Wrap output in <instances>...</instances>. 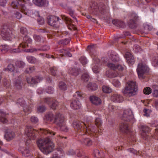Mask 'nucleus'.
Listing matches in <instances>:
<instances>
[{"mask_svg": "<svg viewBox=\"0 0 158 158\" xmlns=\"http://www.w3.org/2000/svg\"><path fill=\"white\" fill-rule=\"evenodd\" d=\"M59 20V18L58 17L52 16L48 17L47 21L49 25L53 27H56L57 21H58Z\"/></svg>", "mask_w": 158, "mask_h": 158, "instance_id": "obj_16", "label": "nucleus"}, {"mask_svg": "<svg viewBox=\"0 0 158 158\" xmlns=\"http://www.w3.org/2000/svg\"><path fill=\"white\" fill-rule=\"evenodd\" d=\"M92 70L96 74L99 73L100 70L98 66L96 65L94 66L93 67Z\"/></svg>", "mask_w": 158, "mask_h": 158, "instance_id": "obj_59", "label": "nucleus"}, {"mask_svg": "<svg viewBox=\"0 0 158 158\" xmlns=\"http://www.w3.org/2000/svg\"><path fill=\"white\" fill-rule=\"evenodd\" d=\"M89 10L90 13L94 15H98L99 13L104 14L106 10V6L102 3L98 5L97 2H94L91 6Z\"/></svg>", "mask_w": 158, "mask_h": 158, "instance_id": "obj_4", "label": "nucleus"}, {"mask_svg": "<svg viewBox=\"0 0 158 158\" xmlns=\"http://www.w3.org/2000/svg\"><path fill=\"white\" fill-rule=\"evenodd\" d=\"M55 116L51 112H49L45 115L46 119L49 121L51 122L54 120Z\"/></svg>", "mask_w": 158, "mask_h": 158, "instance_id": "obj_36", "label": "nucleus"}, {"mask_svg": "<svg viewBox=\"0 0 158 158\" xmlns=\"http://www.w3.org/2000/svg\"><path fill=\"white\" fill-rule=\"evenodd\" d=\"M102 123V121L100 118H96L95 121V124L99 129H100Z\"/></svg>", "mask_w": 158, "mask_h": 158, "instance_id": "obj_40", "label": "nucleus"}, {"mask_svg": "<svg viewBox=\"0 0 158 158\" xmlns=\"http://www.w3.org/2000/svg\"><path fill=\"white\" fill-rule=\"evenodd\" d=\"M20 33L23 35H25L27 32V29L24 27H22L20 29Z\"/></svg>", "mask_w": 158, "mask_h": 158, "instance_id": "obj_62", "label": "nucleus"}, {"mask_svg": "<svg viewBox=\"0 0 158 158\" xmlns=\"http://www.w3.org/2000/svg\"><path fill=\"white\" fill-rule=\"evenodd\" d=\"M22 51L26 52V50L24 49V48H22V45L19 44L18 48H15L11 49L10 50V52L12 53H19Z\"/></svg>", "mask_w": 158, "mask_h": 158, "instance_id": "obj_31", "label": "nucleus"}, {"mask_svg": "<svg viewBox=\"0 0 158 158\" xmlns=\"http://www.w3.org/2000/svg\"><path fill=\"white\" fill-rule=\"evenodd\" d=\"M79 60L81 64H82L83 65L86 64L87 63L86 58L85 56H81Z\"/></svg>", "mask_w": 158, "mask_h": 158, "instance_id": "obj_52", "label": "nucleus"}, {"mask_svg": "<svg viewBox=\"0 0 158 158\" xmlns=\"http://www.w3.org/2000/svg\"><path fill=\"white\" fill-rule=\"evenodd\" d=\"M15 133L10 130H8L5 135V137L7 141L12 140L15 137Z\"/></svg>", "mask_w": 158, "mask_h": 158, "instance_id": "obj_24", "label": "nucleus"}, {"mask_svg": "<svg viewBox=\"0 0 158 158\" xmlns=\"http://www.w3.org/2000/svg\"><path fill=\"white\" fill-rule=\"evenodd\" d=\"M33 3L35 5L40 6H47L48 2L46 0H33Z\"/></svg>", "mask_w": 158, "mask_h": 158, "instance_id": "obj_25", "label": "nucleus"}, {"mask_svg": "<svg viewBox=\"0 0 158 158\" xmlns=\"http://www.w3.org/2000/svg\"><path fill=\"white\" fill-rule=\"evenodd\" d=\"M133 118V115L131 110L127 109L124 111L122 117V120L128 122Z\"/></svg>", "mask_w": 158, "mask_h": 158, "instance_id": "obj_11", "label": "nucleus"}, {"mask_svg": "<svg viewBox=\"0 0 158 158\" xmlns=\"http://www.w3.org/2000/svg\"><path fill=\"white\" fill-rule=\"evenodd\" d=\"M27 59L29 62L31 63H35L37 61V60L36 58L32 56H27Z\"/></svg>", "mask_w": 158, "mask_h": 158, "instance_id": "obj_39", "label": "nucleus"}, {"mask_svg": "<svg viewBox=\"0 0 158 158\" xmlns=\"http://www.w3.org/2000/svg\"><path fill=\"white\" fill-rule=\"evenodd\" d=\"M38 146L44 153L47 154L51 152L54 148V145L48 136L44 139H40L37 141Z\"/></svg>", "mask_w": 158, "mask_h": 158, "instance_id": "obj_1", "label": "nucleus"}, {"mask_svg": "<svg viewBox=\"0 0 158 158\" xmlns=\"http://www.w3.org/2000/svg\"><path fill=\"white\" fill-rule=\"evenodd\" d=\"M138 18V16L135 13H132L131 15V19L129 21L128 24L129 27L133 29L135 27V23Z\"/></svg>", "mask_w": 158, "mask_h": 158, "instance_id": "obj_14", "label": "nucleus"}, {"mask_svg": "<svg viewBox=\"0 0 158 158\" xmlns=\"http://www.w3.org/2000/svg\"><path fill=\"white\" fill-rule=\"evenodd\" d=\"M89 76L87 73H84L81 77V79L84 82L87 81L89 79Z\"/></svg>", "mask_w": 158, "mask_h": 158, "instance_id": "obj_44", "label": "nucleus"}, {"mask_svg": "<svg viewBox=\"0 0 158 158\" xmlns=\"http://www.w3.org/2000/svg\"><path fill=\"white\" fill-rule=\"evenodd\" d=\"M60 127L61 131L65 132H67L68 130L67 127L65 125V123H64L63 125L58 126Z\"/></svg>", "mask_w": 158, "mask_h": 158, "instance_id": "obj_56", "label": "nucleus"}, {"mask_svg": "<svg viewBox=\"0 0 158 158\" xmlns=\"http://www.w3.org/2000/svg\"><path fill=\"white\" fill-rule=\"evenodd\" d=\"M51 104L50 106L51 108L53 109H55L58 105V103L56 100L53 99L51 102Z\"/></svg>", "mask_w": 158, "mask_h": 158, "instance_id": "obj_47", "label": "nucleus"}, {"mask_svg": "<svg viewBox=\"0 0 158 158\" xmlns=\"http://www.w3.org/2000/svg\"><path fill=\"white\" fill-rule=\"evenodd\" d=\"M65 118L64 116L60 113H56L55 115L54 123L59 126L63 125L65 123Z\"/></svg>", "mask_w": 158, "mask_h": 158, "instance_id": "obj_10", "label": "nucleus"}, {"mask_svg": "<svg viewBox=\"0 0 158 158\" xmlns=\"http://www.w3.org/2000/svg\"><path fill=\"white\" fill-rule=\"evenodd\" d=\"M120 131L123 133L127 134L130 132V131L127 123H122L119 126Z\"/></svg>", "mask_w": 158, "mask_h": 158, "instance_id": "obj_18", "label": "nucleus"}, {"mask_svg": "<svg viewBox=\"0 0 158 158\" xmlns=\"http://www.w3.org/2000/svg\"><path fill=\"white\" fill-rule=\"evenodd\" d=\"M107 66L111 69L116 70V65L112 63H108Z\"/></svg>", "mask_w": 158, "mask_h": 158, "instance_id": "obj_54", "label": "nucleus"}, {"mask_svg": "<svg viewBox=\"0 0 158 158\" xmlns=\"http://www.w3.org/2000/svg\"><path fill=\"white\" fill-rule=\"evenodd\" d=\"M143 92L145 94H149L152 92V89L149 87H146L144 88Z\"/></svg>", "mask_w": 158, "mask_h": 158, "instance_id": "obj_50", "label": "nucleus"}, {"mask_svg": "<svg viewBox=\"0 0 158 158\" xmlns=\"http://www.w3.org/2000/svg\"><path fill=\"white\" fill-rule=\"evenodd\" d=\"M32 40L29 36H25L23 38V40L22 43L20 44L22 45V48H25L29 47V45L31 44L32 42Z\"/></svg>", "mask_w": 158, "mask_h": 158, "instance_id": "obj_15", "label": "nucleus"}, {"mask_svg": "<svg viewBox=\"0 0 158 158\" xmlns=\"http://www.w3.org/2000/svg\"><path fill=\"white\" fill-rule=\"evenodd\" d=\"M43 78L42 77H31L26 78V80L28 83L31 84H35L38 83L40 81L42 80Z\"/></svg>", "mask_w": 158, "mask_h": 158, "instance_id": "obj_19", "label": "nucleus"}, {"mask_svg": "<svg viewBox=\"0 0 158 158\" xmlns=\"http://www.w3.org/2000/svg\"><path fill=\"white\" fill-rule=\"evenodd\" d=\"M70 41V39L69 38L65 39L59 40L58 42V44L60 45L64 46L68 44L69 43Z\"/></svg>", "mask_w": 158, "mask_h": 158, "instance_id": "obj_34", "label": "nucleus"}, {"mask_svg": "<svg viewBox=\"0 0 158 158\" xmlns=\"http://www.w3.org/2000/svg\"><path fill=\"white\" fill-rule=\"evenodd\" d=\"M57 68L55 66H53L50 68V72L51 74L53 76L57 75Z\"/></svg>", "mask_w": 158, "mask_h": 158, "instance_id": "obj_41", "label": "nucleus"}, {"mask_svg": "<svg viewBox=\"0 0 158 158\" xmlns=\"http://www.w3.org/2000/svg\"><path fill=\"white\" fill-rule=\"evenodd\" d=\"M69 51H71V50L70 49L61 50H60V52L62 53V54L60 55H61V56H66L69 57H71L72 56V54L69 52Z\"/></svg>", "mask_w": 158, "mask_h": 158, "instance_id": "obj_32", "label": "nucleus"}, {"mask_svg": "<svg viewBox=\"0 0 158 158\" xmlns=\"http://www.w3.org/2000/svg\"><path fill=\"white\" fill-rule=\"evenodd\" d=\"M62 18L63 19H64L66 22H69L70 23H72L71 19L68 17H67L65 15H64Z\"/></svg>", "mask_w": 158, "mask_h": 158, "instance_id": "obj_64", "label": "nucleus"}, {"mask_svg": "<svg viewBox=\"0 0 158 158\" xmlns=\"http://www.w3.org/2000/svg\"><path fill=\"white\" fill-rule=\"evenodd\" d=\"M102 90L104 93H110L111 92V89L109 87L103 85L102 87Z\"/></svg>", "mask_w": 158, "mask_h": 158, "instance_id": "obj_46", "label": "nucleus"}, {"mask_svg": "<svg viewBox=\"0 0 158 158\" xmlns=\"http://www.w3.org/2000/svg\"><path fill=\"white\" fill-rule=\"evenodd\" d=\"M141 129L142 131L141 134L142 137L143 139L146 140L148 138V134L150 131V129L148 127L146 126H142Z\"/></svg>", "mask_w": 158, "mask_h": 158, "instance_id": "obj_17", "label": "nucleus"}, {"mask_svg": "<svg viewBox=\"0 0 158 158\" xmlns=\"http://www.w3.org/2000/svg\"><path fill=\"white\" fill-rule=\"evenodd\" d=\"M137 90V86L136 82L130 81L127 82L125 87L123 90L122 92L125 95L131 97L136 94Z\"/></svg>", "mask_w": 158, "mask_h": 158, "instance_id": "obj_3", "label": "nucleus"}, {"mask_svg": "<svg viewBox=\"0 0 158 158\" xmlns=\"http://www.w3.org/2000/svg\"><path fill=\"white\" fill-rule=\"evenodd\" d=\"M67 10L69 11V14L73 17L74 19H75L77 22V19L75 17L74 15V10H72L71 7H68L67 8Z\"/></svg>", "mask_w": 158, "mask_h": 158, "instance_id": "obj_42", "label": "nucleus"}, {"mask_svg": "<svg viewBox=\"0 0 158 158\" xmlns=\"http://www.w3.org/2000/svg\"><path fill=\"white\" fill-rule=\"evenodd\" d=\"M15 64L18 68H23L25 66V63L23 61L18 60L15 62Z\"/></svg>", "mask_w": 158, "mask_h": 158, "instance_id": "obj_37", "label": "nucleus"}, {"mask_svg": "<svg viewBox=\"0 0 158 158\" xmlns=\"http://www.w3.org/2000/svg\"><path fill=\"white\" fill-rule=\"evenodd\" d=\"M17 104L23 107V111L25 115L28 114L31 111V108L27 106H25V102L22 98H19L17 100Z\"/></svg>", "mask_w": 158, "mask_h": 158, "instance_id": "obj_12", "label": "nucleus"}, {"mask_svg": "<svg viewBox=\"0 0 158 158\" xmlns=\"http://www.w3.org/2000/svg\"><path fill=\"white\" fill-rule=\"evenodd\" d=\"M11 5L13 8L20 10L25 15L27 14V10L25 5L24 0H16L13 1Z\"/></svg>", "mask_w": 158, "mask_h": 158, "instance_id": "obj_5", "label": "nucleus"}, {"mask_svg": "<svg viewBox=\"0 0 158 158\" xmlns=\"http://www.w3.org/2000/svg\"><path fill=\"white\" fill-rule=\"evenodd\" d=\"M108 55L111 60L113 62H116L119 61V58L116 53L110 51L108 52Z\"/></svg>", "mask_w": 158, "mask_h": 158, "instance_id": "obj_20", "label": "nucleus"}, {"mask_svg": "<svg viewBox=\"0 0 158 158\" xmlns=\"http://www.w3.org/2000/svg\"><path fill=\"white\" fill-rule=\"evenodd\" d=\"M81 141L82 143L88 146H90L92 144V141L88 138H84L81 139Z\"/></svg>", "mask_w": 158, "mask_h": 158, "instance_id": "obj_33", "label": "nucleus"}, {"mask_svg": "<svg viewBox=\"0 0 158 158\" xmlns=\"http://www.w3.org/2000/svg\"><path fill=\"white\" fill-rule=\"evenodd\" d=\"M22 153L23 156H28L30 155V151L27 148H26L23 151H22Z\"/></svg>", "mask_w": 158, "mask_h": 158, "instance_id": "obj_49", "label": "nucleus"}, {"mask_svg": "<svg viewBox=\"0 0 158 158\" xmlns=\"http://www.w3.org/2000/svg\"><path fill=\"white\" fill-rule=\"evenodd\" d=\"M137 70L139 78L143 79L144 77V74L148 72L149 68L145 64L139 63L138 65Z\"/></svg>", "mask_w": 158, "mask_h": 158, "instance_id": "obj_8", "label": "nucleus"}, {"mask_svg": "<svg viewBox=\"0 0 158 158\" xmlns=\"http://www.w3.org/2000/svg\"><path fill=\"white\" fill-rule=\"evenodd\" d=\"M36 131L33 129L31 126H27L25 129V133L27 136L29 140H27L26 144L27 146L29 144L31 139H35L36 138L35 135Z\"/></svg>", "mask_w": 158, "mask_h": 158, "instance_id": "obj_6", "label": "nucleus"}, {"mask_svg": "<svg viewBox=\"0 0 158 158\" xmlns=\"http://www.w3.org/2000/svg\"><path fill=\"white\" fill-rule=\"evenodd\" d=\"M59 87L60 89L63 90H65L67 89L66 84L64 82L62 81L59 83Z\"/></svg>", "mask_w": 158, "mask_h": 158, "instance_id": "obj_45", "label": "nucleus"}, {"mask_svg": "<svg viewBox=\"0 0 158 158\" xmlns=\"http://www.w3.org/2000/svg\"><path fill=\"white\" fill-rule=\"evenodd\" d=\"M46 92L49 94H52L54 91V89L51 87H48L46 90Z\"/></svg>", "mask_w": 158, "mask_h": 158, "instance_id": "obj_58", "label": "nucleus"}, {"mask_svg": "<svg viewBox=\"0 0 158 158\" xmlns=\"http://www.w3.org/2000/svg\"><path fill=\"white\" fill-rule=\"evenodd\" d=\"M125 57L128 63L132 64L134 63V57L130 52H127L126 53Z\"/></svg>", "mask_w": 158, "mask_h": 158, "instance_id": "obj_26", "label": "nucleus"}, {"mask_svg": "<svg viewBox=\"0 0 158 158\" xmlns=\"http://www.w3.org/2000/svg\"><path fill=\"white\" fill-rule=\"evenodd\" d=\"M38 17L37 20L38 23L41 25L43 24L44 23V19L42 17H40L39 14L38 15Z\"/></svg>", "mask_w": 158, "mask_h": 158, "instance_id": "obj_53", "label": "nucleus"}, {"mask_svg": "<svg viewBox=\"0 0 158 158\" xmlns=\"http://www.w3.org/2000/svg\"><path fill=\"white\" fill-rule=\"evenodd\" d=\"M4 70L5 71H9L14 73H17L19 71L18 69L12 64H9L6 68H5L4 69Z\"/></svg>", "mask_w": 158, "mask_h": 158, "instance_id": "obj_28", "label": "nucleus"}, {"mask_svg": "<svg viewBox=\"0 0 158 158\" xmlns=\"http://www.w3.org/2000/svg\"><path fill=\"white\" fill-rule=\"evenodd\" d=\"M89 99L90 101L95 105H99L101 103V100L100 98L96 96H91Z\"/></svg>", "mask_w": 158, "mask_h": 158, "instance_id": "obj_27", "label": "nucleus"}, {"mask_svg": "<svg viewBox=\"0 0 158 158\" xmlns=\"http://www.w3.org/2000/svg\"><path fill=\"white\" fill-rule=\"evenodd\" d=\"M87 87L90 90H91L94 91L96 90L97 88V86L96 84L94 83H89L88 84Z\"/></svg>", "mask_w": 158, "mask_h": 158, "instance_id": "obj_38", "label": "nucleus"}, {"mask_svg": "<svg viewBox=\"0 0 158 158\" xmlns=\"http://www.w3.org/2000/svg\"><path fill=\"white\" fill-rule=\"evenodd\" d=\"M12 31L9 26L7 25H4L2 27L1 30V35L6 40L10 39Z\"/></svg>", "mask_w": 158, "mask_h": 158, "instance_id": "obj_9", "label": "nucleus"}, {"mask_svg": "<svg viewBox=\"0 0 158 158\" xmlns=\"http://www.w3.org/2000/svg\"><path fill=\"white\" fill-rule=\"evenodd\" d=\"M35 69L34 66L30 67L27 68L25 70V72L27 73H31L33 72Z\"/></svg>", "mask_w": 158, "mask_h": 158, "instance_id": "obj_57", "label": "nucleus"}, {"mask_svg": "<svg viewBox=\"0 0 158 158\" xmlns=\"http://www.w3.org/2000/svg\"><path fill=\"white\" fill-rule=\"evenodd\" d=\"M87 48L92 57L93 58V60L94 61L96 60V63H98L99 62L100 60L99 59H97L95 56V53L96 52V50L94 45L88 46L87 47Z\"/></svg>", "mask_w": 158, "mask_h": 158, "instance_id": "obj_13", "label": "nucleus"}, {"mask_svg": "<svg viewBox=\"0 0 158 158\" xmlns=\"http://www.w3.org/2000/svg\"><path fill=\"white\" fill-rule=\"evenodd\" d=\"M40 130L42 131V133L48 135V136L50 135H55L56 134L55 132H54L51 131L46 130L44 129L41 128Z\"/></svg>", "mask_w": 158, "mask_h": 158, "instance_id": "obj_35", "label": "nucleus"}, {"mask_svg": "<svg viewBox=\"0 0 158 158\" xmlns=\"http://www.w3.org/2000/svg\"><path fill=\"white\" fill-rule=\"evenodd\" d=\"M34 39L37 42H39L42 39V38L40 36L36 35H34Z\"/></svg>", "mask_w": 158, "mask_h": 158, "instance_id": "obj_63", "label": "nucleus"}, {"mask_svg": "<svg viewBox=\"0 0 158 158\" xmlns=\"http://www.w3.org/2000/svg\"><path fill=\"white\" fill-rule=\"evenodd\" d=\"M0 114H1L0 116V121L1 122L3 123H7L8 120L4 117L6 114L5 112L3 110H0Z\"/></svg>", "mask_w": 158, "mask_h": 158, "instance_id": "obj_30", "label": "nucleus"}, {"mask_svg": "<svg viewBox=\"0 0 158 158\" xmlns=\"http://www.w3.org/2000/svg\"><path fill=\"white\" fill-rule=\"evenodd\" d=\"M82 96V94L79 91H77L76 93L73 95L74 97L77 99V100L74 99L70 104V106L74 110L78 109L81 107V104L80 102L78 99H79V98H81Z\"/></svg>", "mask_w": 158, "mask_h": 158, "instance_id": "obj_7", "label": "nucleus"}, {"mask_svg": "<svg viewBox=\"0 0 158 158\" xmlns=\"http://www.w3.org/2000/svg\"><path fill=\"white\" fill-rule=\"evenodd\" d=\"M46 109V107L44 106H39L37 107V111L38 113H42Z\"/></svg>", "mask_w": 158, "mask_h": 158, "instance_id": "obj_48", "label": "nucleus"}, {"mask_svg": "<svg viewBox=\"0 0 158 158\" xmlns=\"http://www.w3.org/2000/svg\"><path fill=\"white\" fill-rule=\"evenodd\" d=\"M31 121L33 123H36L38 121V119L37 117L32 116L31 118Z\"/></svg>", "mask_w": 158, "mask_h": 158, "instance_id": "obj_61", "label": "nucleus"}, {"mask_svg": "<svg viewBox=\"0 0 158 158\" xmlns=\"http://www.w3.org/2000/svg\"><path fill=\"white\" fill-rule=\"evenodd\" d=\"M112 83L113 85L116 87H118L120 85V82L117 79H114Z\"/></svg>", "mask_w": 158, "mask_h": 158, "instance_id": "obj_55", "label": "nucleus"}, {"mask_svg": "<svg viewBox=\"0 0 158 158\" xmlns=\"http://www.w3.org/2000/svg\"><path fill=\"white\" fill-rule=\"evenodd\" d=\"M3 85L6 88H9L10 87V83L9 81L6 79H4L3 81Z\"/></svg>", "mask_w": 158, "mask_h": 158, "instance_id": "obj_51", "label": "nucleus"}, {"mask_svg": "<svg viewBox=\"0 0 158 158\" xmlns=\"http://www.w3.org/2000/svg\"><path fill=\"white\" fill-rule=\"evenodd\" d=\"M112 101L114 102H120L123 100V97L117 94H113L111 98Z\"/></svg>", "mask_w": 158, "mask_h": 158, "instance_id": "obj_22", "label": "nucleus"}, {"mask_svg": "<svg viewBox=\"0 0 158 158\" xmlns=\"http://www.w3.org/2000/svg\"><path fill=\"white\" fill-rule=\"evenodd\" d=\"M112 23L117 27L121 28H124L126 27L124 23L122 21L118 19H113L112 21Z\"/></svg>", "mask_w": 158, "mask_h": 158, "instance_id": "obj_23", "label": "nucleus"}, {"mask_svg": "<svg viewBox=\"0 0 158 158\" xmlns=\"http://www.w3.org/2000/svg\"><path fill=\"white\" fill-rule=\"evenodd\" d=\"M80 69L77 68H70L68 71V73L72 76H77L80 74Z\"/></svg>", "mask_w": 158, "mask_h": 158, "instance_id": "obj_21", "label": "nucleus"}, {"mask_svg": "<svg viewBox=\"0 0 158 158\" xmlns=\"http://www.w3.org/2000/svg\"><path fill=\"white\" fill-rule=\"evenodd\" d=\"M52 100L53 99L51 98H47L44 99V101L45 103L50 105Z\"/></svg>", "mask_w": 158, "mask_h": 158, "instance_id": "obj_60", "label": "nucleus"}, {"mask_svg": "<svg viewBox=\"0 0 158 158\" xmlns=\"http://www.w3.org/2000/svg\"><path fill=\"white\" fill-rule=\"evenodd\" d=\"M23 83L20 79L16 80L14 83V87L17 89H20L22 88Z\"/></svg>", "mask_w": 158, "mask_h": 158, "instance_id": "obj_29", "label": "nucleus"}, {"mask_svg": "<svg viewBox=\"0 0 158 158\" xmlns=\"http://www.w3.org/2000/svg\"><path fill=\"white\" fill-rule=\"evenodd\" d=\"M152 64L155 67H158V56H155L153 57Z\"/></svg>", "mask_w": 158, "mask_h": 158, "instance_id": "obj_43", "label": "nucleus"}, {"mask_svg": "<svg viewBox=\"0 0 158 158\" xmlns=\"http://www.w3.org/2000/svg\"><path fill=\"white\" fill-rule=\"evenodd\" d=\"M73 126L75 129H77L80 132H84L83 134H80V135H84L85 133L89 132V134L94 133L97 132L96 126H89L87 128L86 125L82 122L78 121H74L73 123Z\"/></svg>", "mask_w": 158, "mask_h": 158, "instance_id": "obj_2", "label": "nucleus"}]
</instances>
